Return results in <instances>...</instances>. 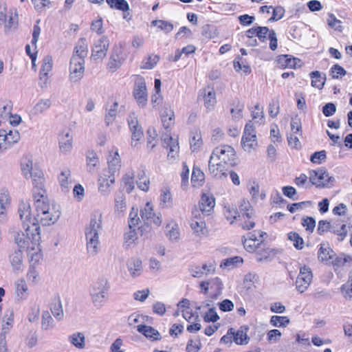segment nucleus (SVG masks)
<instances>
[{"label": "nucleus", "instance_id": "nucleus-1", "mask_svg": "<svg viewBox=\"0 0 352 352\" xmlns=\"http://www.w3.org/2000/svg\"><path fill=\"white\" fill-rule=\"evenodd\" d=\"M33 199L35 214L32 217L30 204L28 201H21L19 205L18 212L21 223L27 228V231L32 232L33 239H41L40 226H50L59 219L61 211L60 206L49 200L47 195L38 196Z\"/></svg>", "mask_w": 352, "mask_h": 352}, {"label": "nucleus", "instance_id": "nucleus-2", "mask_svg": "<svg viewBox=\"0 0 352 352\" xmlns=\"http://www.w3.org/2000/svg\"><path fill=\"white\" fill-rule=\"evenodd\" d=\"M236 153L229 145L216 147L212 152L208 161L210 174L217 179H223L227 176L228 167L235 164Z\"/></svg>", "mask_w": 352, "mask_h": 352}, {"label": "nucleus", "instance_id": "nucleus-3", "mask_svg": "<svg viewBox=\"0 0 352 352\" xmlns=\"http://www.w3.org/2000/svg\"><path fill=\"white\" fill-rule=\"evenodd\" d=\"M102 213L98 210L94 211L91 214L89 223L85 230L87 249L91 255L96 254L100 250L99 234L102 229Z\"/></svg>", "mask_w": 352, "mask_h": 352}, {"label": "nucleus", "instance_id": "nucleus-4", "mask_svg": "<svg viewBox=\"0 0 352 352\" xmlns=\"http://www.w3.org/2000/svg\"><path fill=\"white\" fill-rule=\"evenodd\" d=\"M22 226L25 231V233L23 232H18L14 236L15 243L19 248V250L27 249L28 256L31 258L32 261L37 263L41 258V248L39 241H34L33 239L32 232L27 231V228L22 223Z\"/></svg>", "mask_w": 352, "mask_h": 352}, {"label": "nucleus", "instance_id": "nucleus-5", "mask_svg": "<svg viewBox=\"0 0 352 352\" xmlns=\"http://www.w3.org/2000/svg\"><path fill=\"white\" fill-rule=\"evenodd\" d=\"M108 280L104 277L99 278L94 283L90 290L91 300L95 307H101L109 290Z\"/></svg>", "mask_w": 352, "mask_h": 352}, {"label": "nucleus", "instance_id": "nucleus-6", "mask_svg": "<svg viewBox=\"0 0 352 352\" xmlns=\"http://www.w3.org/2000/svg\"><path fill=\"white\" fill-rule=\"evenodd\" d=\"M309 180L317 188H330L336 182V178L329 176L327 169L324 168L311 170L309 173Z\"/></svg>", "mask_w": 352, "mask_h": 352}, {"label": "nucleus", "instance_id": "nucleus-7", "mask_svg": "<svg viewBox=\"0 0 352 352\" xmlns=\"http://www.w3.org/2000/svg\"><path fill=\"white\" fill-rule=\"evenodd\" d=\"M241 145L245 151L250 153L258 145L255 129L252 124H247L241 138Z\"/></svg>", "mask_w": 352, "mask_h": 352}, {"label": "nucleus", "instance_id": "nucleus-8", "mask_svg": "<svg viewBox=\"0 0 352 352\" xmlns=\"http://www.w3.org/2000/svg\"><path fill=\"white\" fill-rule=\"evenodd\" d=\"M29 177L32 179L33 185V199L39 197L40 195H47L44 189L45 178L43 171L38 168H34V170L29 174Z\"/></svg>", "mask_w": 352, "mask_h": 352}, {"label": "nucleus", "instance_id": "nucleus-9", "mask_svg": "<svg viewBox=\"0 0 352 352\" xmlns=\"http://www.w3.org/2000/svg\"><path fill=\"white\" fill-rule=\"evenodd\" d=\"M109 40L107 36H102L96 39L91 47V57L95 60H102L109 50Z\"/></svg>", "mask_w": 352, "mask_h": 352}, {"label": "nucleus", "instance_id": "nucleus-10", "mask_svg": "<svg viewBox=\"0 0 352 352\" xmlns=\"http://www.w3.org/2000/svg\"><path fill=\"white\" fill-rule=\"evenodd\" d=\"M133 96L140 107H144L146 106L148 100V94L146 82L142 77H138L135 80L133 87Z\"/></svg>", "mask_w": 352, "mask_h": 352}, {"label": "nucleus", "instance_id": "nucleus-11", "mask_svg": "<svg viewBox=\"0 0 352 352\" xmlns=\"http://www.w3.org/2000/svg\"><path fill=\"white\" fill-rule=\"evenodd\" d=\"M312 278L313 274L310 267L306 265L301 267L296 280V289L300 293L305 292L311 284Z\"/></svg>", "mask_w": 352, "mask_h": 352}, {"label": "nucleus", "instance_id": "nucleus-12", "mask_svg": "<svg viewBox=\"0 0 352 352\" xmlns=\"http://www.w3.org/2000/svg\"><path fill=\"white\" fill-rule=\"evenodd\" d=\"M126 54L121 45H115L108 63V69L114 72L123 64Z\"/></svg>", "mask_w": 352, "mask_h": 352}, {"label": "nucleus", "instance_id": "nucleus-13", "mask_svg": "<svg viewBox=\"0 0 352 352\" xmlns=\"http://www.w3.org/2000/svg\"><path fill=\"white\" fill-rule=\"evenodd\" d=\"M85 60L77 56H72L69 65V78L76 82L82 78L85 71Z\"/></svg>", "mask_w": 352, "mask_h": 352}, {"label": "nucleus", "instance_id": "nucleus-14", "mask_svg": "<svg viewBox=\"0 0 352 352\" xmlns=\"http://www.w3.org/2000/svg\"><path fill=\"white\" fill-rule=\"evenodd\" d=\"M115 182V175L102 171L98 177V191L103 196H108L111 191L113 184Z\"/></svg>", "mask_w": 352, "mask_h": 352}, {"label": "nucleus", "instance_id": "nucleus-15", "mask_svg": "<svg viewBox=\"0 0 352 352\" xmlns=\"http://www.w3.org/2000/svg\"><path fill=\"white\" fill-rule=\"evenodd\" d=\"M127 122L132 133V145L135 146L137 145L136 142L140 140L143 136L142 129L139 124L138 118L133 113L129 115Z\"/></svg>", "mask_w": 352, "mask_h": 352}, {"label": "nucleus", "instance_id": "nucleus-16", "mask_svg": "<svg viewBox=\"0 0 352 352\" xmlns=\"http://www.w3.org/2000/svg\"><path fill=\"white\" fill-rule=\"evenodd\" d=\"M140 215L143 221L153 223L157 226L162 222L161 214H156L153 212V206L149 202H147L144 208L141 209Z\"/></svg>", "mask_w": 352, "mask_h": 352}, {"label": "nucleus", "instance_id": "nucleus-17", "mask_svg": "<svg viewBox=\"0 0 352 352\" xmlns=\"http://www.w3.org/2000/svg\"><path fill=\"white\" fill-rule=\"evenodd\" d=\"M107 164L108 168L103 170L104 171L115 175L120 170L121 168V159L117 149L110 153L107 158Z\"/></svg>", "mask_w": 352, "mask_h": 352}, {"label": "nucleus", "instance_id": "nucleus-18", "mask_svg": "<svg viewBox=\"0 0 352 352\" xmlns=\"http://www.w3.org/2000/svg\"><path fill=\"white\" fill-rule=\"evenodd\" d=\"M58 181L62 191L68 192L72 184L71 170L67 168L62 169L58 176Z\"/></svg>", "mask_w": 352, "mask_h": 352}, {"label": "nucleus", "instance_id": "nucleus-19", "mask_svg": "<svg viewBox=\"0 0 352 352\" xmlns=\"http://www.w3.org/2000/svg\"><path fill=\"white\" fill-rule=\"evenodd\" d=\"M9 258L13 272L18 273L23 271L24 267L23 250H14L10 255Z\"/></svg>", "mask_w": 352, "mask_h": 352}, {"label": "nucleus", "instance_id": "nucleus-20", "mask_svg": "<svg viewBox=\"0 0 352 352\" xmlns=\"http://www.w3.org/2000/svg\"><path fill=\"white\" fill-rule=\"evenodd\" d=\"M126 266L130 276L133 278L140 276L143 272L142 262L140 258H131L128 260Z\"/></svg>", "mask_w": 352, "mask_h": 352}, {"label": "nucleus", "instance_id": "nucleus-21", "mask_svg": "<svg viewBox=\"0 0 352 352\" xmlns=\"http://www.w3.org/2000/svg\"><path fill=\"white\" fill-rule=\"evenodd\" d=\"M59 148L61 153H68L72 151L73 138L69 131L63 132L59 135Z\"/></svg>", "mask_w": 352, "mask_h": 352}, {"label": "nucleus", "instance_id": "nucleus-22", "mask_svg": "<svg viewBox=\"0 0 352 352\" xmlns=\"http://www.w3.org/2000/svg\"><path fill=\"white\" fill-rule=\"evenodd\" d=\"M215 206V199L212 195L203 194L199 201V208L203 213L209 214Z\"/></svg>", "mask_w": 352, "mask_h": 352}, {"label": "nucleus", "instance_id": "nucleus-23", "mask_svg": "<svg viewBox=\"0 0 352 352\" xmlns=\"http://www.w3.org/2000/svg\"><path fill=\"white\" fill-rule=\"evenodd\" d=\"M164 146L168 148V157L175 159L179 152V144L177 140L167 135L163 139Z\"/></svg>", "mask_w": 352, "mask_h": 352}, {"label": "nucleus", "instance_id": "nucleus-24", "mask_svg": "<svg viewBox=\"0 0 352 352\" xmlns=\"http://www.w3.org/2000/svg\"><path fill=\"white\" fill-rule=\"evenodd\" d=\"M215 270V267L214 264L209 263V264H204L201 267L197 265L192 267L190 272L191 273V275L195 278H200L203 275L209 274L211 273H213Z\"/></svg>", "mask_w": 352, "mask_h": 352}, {"label": "nucleus", "instance_id": "nucleus-25", "mask_svg": "<svg viewBox=\"0 0 352 352\" xmlns=\"http://www.w3.org/2000/svg\"><path fill=\"white\" fill-rule=\"evenodd\" d=\"M137 330L146 338L152 340H160L162 338L159 331L151 326L139 324L137 327Z\"/></svg>", "mask_w": 352, "mask_h": 352}, {"label": "nucleus", "instance_id": "nucleus-26", "mask_svg": "<svg viewBox=\"0 0 352 352\" xmlns=\"http://www.w3.org/2000/svg\"><path fill=\"white\" fill-rule=\"evenodd\" d=\"M300 60L298 58L292 57L290 55H280L277 58V64L281 68H296L299 66Z\"/></svg>", "mask_w": 352, "mask_h": 352}, {"label": "nucleus", "instance_id": "nucleus-27", "mask_svg": "<svg viewBox=\"0 0 352 352\" xmlns=\"http://www.w3.org/2000/svg\"><path fill=\"white\" fill-rule=\"evenodd\" d=\"M334 256V252L327 244H321L318 252V259L327 264L330 263Z\"/></svg>", "mask_w": 352, "mask_h": 352}, {"label": "nucleus", "instance_id": "nucleus-28", "mask_svg": "<svg viewBox=\"0 0 352 352\" xmlns=\"http://www.w3.org/2000/svg\"><path fill=\"white\" fill-rule=\"evenodd\" d=\"M50 310L53 316L58 320L63 318L64 313L61 300L59 296H56L52 299L50 303Z\"/></svg>", "mask_w": 352, "mask_h": 352}, {"label": "nucleus", "instance_id": "nucleus-29", "mask_svg": "<svg viewBox=\"0 0 352 352\" xmlns=\"http://www.w3.org/2000/svg\"><path fill=\"white\" fill-rule=\"evenodd\" d=\"M248 328L241 327L237 331L234 329L233 341L236 344L244 345L249 342L250 338L247 335Z\"/></svg>", "mask_w": 352, "mask_h": 352}, {"label": "nucleus", "instance_id": "nucleus-30", "mask_svg": "<svg viewBox=\"0 0 352 352\" xmlns=\"http://www.w3.org/2000/svg\"><path fill=\"white\" fill-rule=\"evenodd\" d=\"M309 76L311 78V86L319 89L323 88L325 80L326 75L324 73H320L318 71L311 72L309 74Z\"/></svg>", "mask_w": 352, "mask_h": 352}, {"label": "nucleus", "instance_id": "nucleus-31", "mask_svg": "<svg viewBox=\"0 0 352 352\" xmlns=\"http://www.w3.org/2000/svg\"><path fill=\"white\" fill-rule=\"evenodd\" d=\"M16 294L18 300H24L28 296V287L24 279H19L16 283Z\"/></svg>", "mask_w": 352, "mask_h": 352}, {"label": "nucleus", "instance_id": "nucleus-32", "mask_svg": "<svg viewBox=\"0 0 352 352\" xmlns=\"http://www.w3.org/2000/svg\"><path fill=\"white\" fill-rule=\"evenodd\" d=\"M10 204L9 194L6 190L0 192V219L4 221L6 217V209Z\"/></svg>", "mask_w": 352, "mask_h": 352}, {"label": "nucleus", "instance_id": "nucleus-33", "mask_svg": "<svg viewBox=\"0 0 352 352\" xmlns=\"http://www.w3.org/2000/svg\"><path fill=\"white\" fill-rule=\"evenodd\" d=\"M190 227L194 234L197 236H204L207 234V229L206 223L203 221H197L195 219L191 220Z\"/></svg>", "mask_w": 352, "mask_h": 352}, {"label": "nucleus", "instance_id": "nucleus-34", "mask_svg": "<svg viewBox=\"0 0 352 352\" xmlns=\"http://www.w3.org/2000/svg\"><path fill=\"white\" fill-rule=\"evenodd\" d=\"M88 53V45L86 38H81L78 40L76 46L74 48V54L73 56H77L84 59Z\"/></svg>", "mask_w": 352, "mask_h": 352}, {"label": "nucleus", "instance_id": "nucleus-35", "mask_svg": "<svg viewBox=\"0 0 352 352\" xmlns=\"http://www.w3.org/2000/svg\"><path fill=\"white\" fill-rule=\"evenodd\" d=\"M52 106V100L49 98L41 99L38 101V102L34 106L32 109V113L34 115H39L47 110H48Z\"/></svg>", "mask_w": 352, "mask_h": 352}, {"label": "nucleus", "instance_id": "nucleus-36", "mask_svg": "<svg viewBox=\"0 0 352 352\" xmlns=\"http://www.w3.org/2000/svg\"><path fill=\"white\" fill-rule=\"evenodd\" d=\"M137 177L138 180L136 181V184L138 187L143 191H147L149 188L150 182L149 179L146 175L144 167H142V169L139 170Z\"/></svg>", "mask_w": 352, "mask_h": 352}, {"label": "nucleus", "instance_id": "nucleus-37", "mask_svg": "<svg viewBox=\"0 0 352 352\" xmlns=\"http://www.w3.org/2000/svg\"><path fill=\"white\" fill-rule=\"evenodd\" d=\"M331 232L337 236L338 241H343L347 236L348 231L346 230V224H339L333 223L331 228Z\"/></svg>", "mask_w": 352, "mask_h": 352}, {"label": "nucleus", "instance_id": "nucleus-38", "mask_svg": "<svg viewBox=\"0 0 352 352\" xmlns=\"http://www.w3.org/2000/svg\"><path fill=\"white\" fill-rule=\"evenodd\" d=\"M68 339L78 349H84L85 346V337L82 333L76 332L69 336Z\"/></svg>", "mask_w": 352, "mask_h": 352}, {"label": "nucleus", "instance_id": "nucleus-39", "mask_svg": "<svg viewBox=\"0 0 352 352\" xmlns=\"http://www.w3.org/2000/svg\"><path fill=\"white\" fill-rule=\"evenodd\" d=\"M21 170L25 178H28L29 174L34 170L33 160L31 156L25 155L21 159Z\"/></svg>", "mask_w": 352, "mask_h": 352}, {"label": "nucleus", "instance_id": "nucleus-40", "mask_svg": "<svg viewBox=\"0 0 352 352\" xmlns=\"http://www.w3.org/2000/svg\"><path fill=\"white\" fill-rule=\"evenodd\" d=\"M162 122L165 129H168L174 124L175 114L170 109H166L161 115Z\"/></svg>", "mask_w": 352, "mask_h": 352}, {"label": "nucleus", "instance_id": "nucleus-41", "mask_svg": "<svg viewBox=\"0 0 352 352\" xmlns=\"http://www.w3.org/2000/svg\"><path fill=\"white\" fill-rule=\"evenodd\" d=\"M173 204V199L170 190L167 187H164L161 190L160 205L163 208H170Z\"/></svg>", "mask_w": 352, "mask_h": 352}, {"label": "nucleus", "instance_id": "nucleus-42", "mask_svg": "<svg viewBox=\"0 0 352 352\" xmlns=\"http://www.w3.org/2000/svg\"><path fill=\"white\" fill-rule=\"evenodd\" d=\"M114 202L115 212L120 214L125 210L126 205L125 201V197L122 192L120 191L116 193Z\"/></svg>", "mask_w": 352, "mask_h": 352}, {"label": "nucleus", "instance_id": "nucleus-43", "mask_svg": "<svg viewBox=\"0 0 352 352\" xmlns=\"http://www.w3.org/2000/svg\"><path fill=\"white\" fill-rule=\"evenodd\" d=\"M119 107V104L118 102H114L109 109H107V113L105 115V123L107 126H109V124H112L113 121L115 120L117 113H118V109Z\"/></svg>", "mask_w": 352, "mask_h": 352}, {"label": "nucleus", "instance_id": "nucleus-44", "mask_svg": "<svg viewBox=\"0 0 352 352\" xmlns=\"http://www.w3.org/2000/svg\"><path fill=\"white\" fill-rule=\"evenodd\" d=\"M99 164V159L94 151H88L87 154V167L89 172H94Z\"/></svg>", "mask_w": 352, "mask_h": 352}, {"label": "nucleus", "instance_id": "nucleus-45", "mask_svg": "<svg viewBox=\"0 0 352 352\" xmlns=\"http://www.w3.org/2000/svg\"><path fill=\"white\" fill-rule=\"evenodd\" d=\"M52 69V58L50 56H46L43 59V63L40 71V78L42 80L43 78H46Z\"/></svg>", "mask_w": 352, "mask_h": 352}, {"label": "nucleus", "instance_id": "nucleus-46", "mask_svg": "<svg viewBox=\"0 0 352 352\" xmlns=\"http://www.w3.org/2000/svg\"><path fill=\"white\" fill-rule=\"evenodd\" d=\"M107 4L111 8L123 12L129 10V3L126 0H106Z\"/></svg>", "mask_w": 352, "mask_h": 352}, {"label": "nucleus", "instance_id": "nucleus-47", "mask_svg": "<svg viewBox=\"0 0 352 352\" xmlns=\"http://www.w3.org/2000/svg\"><path fill=\"white\" fill-rule=\"evenodd\" d=\"M243 258L240 256H234L224 259L221 263V267H238L243 263Z\"/></svg>", "mask_w": 352, "mask_h": 352}, {"label": "nucleus", "instance_id": "nucleus-48", "mask_svg": "<svg viewBox=\"0 0 352 352\" xmlns=\"http://www.w3.org/2000/svg\"><path fill=\"white\" fill-rule=\"evenodd\" d=\"M204 91V105L207 109H211L214 107L217 102L215 93L213 90H208V91L205 90Z\"/></svg>", "mask_w": 352, "mask_h": 352}, {"label": "nucleus", "instance_id": "nucleus-49", "mask_svg": "<svg viewBox=\"0 0 352 352\" xmlns=\"http://www.w3.org/2000/svg\"><path fill=\"white\" fill-rule=\"evenodd\" d=\"M287 239L293 242L294 246L298 249L301 250L304 246V241L302 238L296 232H291L287 234Z\"/></svg>", "mask_w": 352, "mask_h": 352}, {"label": "nucleus", "instance_id": "nucleus-50", "mask_svg": "<svg viewBox=\"0 0 352 352\" xmlns=\"http://www.w3.org/2000/svg\"><path fill=\"white\" fill-rule=\"evenodd\" d=\"M209 285L211 289L214 290L215 293L214 294V298H217L218 296L221 294L223 289V283L221 280L218 277L210 279L209 280Z\"/></svg>", "mask_w": 352, "mask_h": 352}, {"label": "nucleus", "instance_id": "nucleus-51", "mask_svg": "<svg viewBox=\"0 0 352 352\" xmlns=\"http://www.w3.org/2000/svg\"><path fill=\"white\" fill-rule=\"evenodd\" d=\"M352 261L351 257L349 256L340 255L336 256L335 258L331 261L330 263H332L336 267H341L346 266L348 263Z\"/></svg>", "mask_w": 352, "mask_h": 352}, {"label": "nucleus", "instance_id": "nucleus-52", "mask_svg": "<svg viewBox=\"0 0 352 352\" xmlns=\"http://www.w3.org/2000/svg\"><path fill=\"white\" fill-rule=\"evenodd\" d=\"M12 110V103L7 101L0 107V118L3 120H7L11 116Z\"/></svg>", "mask_w": 352, "mask_h": 352}, {"label": "nucleus", "instance_id": "nucleus-53", "mask_svg": "<svg viewBox=\"0 0 352 352\" xmlns=\"http://www.w3.org/2000/svg\"><path fill=\"white\" fill-rule=\"evenodd\" d=\"M34 9L37 12L44 11L52 7V3L50 0H31Z\"/></svg>", "mask_w": 352, "mask_h": 352}, {"label": "nucleus", "instance_id": "nucleus-54", "mask_svg": "<svg viewBox=\"0 0 352 352\" xmlns=\"http://www.w3.org/2000/svg\"><path fill=\"white\" fill-rule=\"evenodd\" d=\"M124 243L127 246L133 244L138 239V233L133 228H129V230L124 233Z\"/></svg>", "mask_w": 352, "mask_h": 352}, {"label": "nucleus", "instance_id": "nucleus-55", "mask_svg": "<svg viewBox=\"0 0 352 352\" xmlns=\"http://www.w3.org/2000/svg\"><path fill=\"white\" fill-rule=\"evenodd\" d=\"M239 210L243 217L251 218L254 214L253 209L248 201L243 200L239 206Z\"/></svg>", "mask_w": 352, "mask_h": 352}, {"label": "nucleus", "instance_id": "nucleus-56", "mask_svg": "<svg viewBox=\"0 0 352 352\" xmlns=\"http://www.w3.org/2000/svg\"><path fill=\"white\" fill-rule=\"evenodd\" d=\"M160 60V58L157 55H150L146 59L142 62L141 68L145 69H151L155 67Z\"/></svg>", "mask_w": 352, "mask_h": 352}, {"label": "nucleus", "instance_id": "nucleus-57", "mask_svg": "<svg viewBox=\"0 0 352 352\" xmlns=\"http://www.w3.org/2000/svg\"><path fill=\"white\" fill-rule=\"evenodd\" d=\"M152 25L164 31L166 33L170 32L173 30V25L164 20H154L152 21Z\"/></svg>", "mask_w": 352, "mask_h": 352}, {"label": "nucleus", "instance_id": "nucleus-58", "mask_svg": "<svg viewBox=\"0 0 352 352\" xmlns=\"http://www.w3.org/2000/svg\"><path fill=\"white\" fill-rule=\"evenodd\" d=\"M270 323L274 327H286L289 323V319L287 316H273L271 317Z\"/></svg>", "mask_w": 352, "mask_h": 352}, {"label": "nucleus", "instance_id": "nucleus-59", "mask_svg": "<svg viewBox=\"0 0 352 352\" xmlns=\"http://www.w3.org/2000/svg\"><path fill=\"white\" fill-rule=\"evenodd\" d=\"M223 213L226 218L231 221V223H232L237 217H240L236 208L232 206H226L224 207Z\"/></svg>", "mask_w": 352, "mask_h": 352}, {"label": "nucleus", "instance_id": "nucleus-60", "mask_svg": "<svg viewBox=\"0 0 352 352\" xmlns=\"http://www.w3.org/2000/svg\"><path fill=\"white\" fill-rule=\"evenodd\" d=\"M21 138L20 133L17 130H10L7 131V144L8 148L11 146L12 144L17 143Z\"/></svg>", "mask_w": 352, "mask_h": 352}, {"label": "nucleus", "instance_id": "nucleus-61", "mask_svg": "<svg viewBox=\"0 0 352 352\" xmlns=\"http://www.w3.org/2000/svg\"><path fill=\"white\" fill-rule=\"evenodd\" d=\"M140 221L138 217V210L134 207L132 208L129 217V228H133L136 226Z\"/></svg>", "mask_w": 352, "mask_h": 352}, {"label": "nucleus", "instance_id": "nucleus-62", "mask_svg": "<svg viewBox=\"0 0 352 352\" xmlns=\"http://www.w3.org/2000/svg\"><path fill=\"white\" fill-rule=\"evenodd\" d=\"M234 67L236 71L242 70L245 74H249L251 72L250 67L245 64L241 58H238V60L235 59L234 61Z\"/></svg>", "mask_w": 352, "mask_h": 352}, {"label": "nucleus", "instance_id": "nucleus-63", "mask_svg": "<svg viewBox=\"0 0 352 352\" xmlns=\"http://www.w3.org/2000/svg\"><path fill=\"white\" fill-rule=\"evenodd\" d=\"M27 278L28 281L31 282L33 284H36L38 282L39 280V273L36 270L35 267L33 265H30L28 272L27 273Z\"/></svg>", "mask_w": 352, "mask_h": 352}, {"label": "nucleus", "instance_id": "nucleus-64", "mask_svg": "<svg viewBox=\"0 0 352 352\" xmlns=\"http://www.w3.org/2000/svg\"><path fill=\"white\" fill-rule=\"evenodd\" d=\"M291 132L290 133L298 134L299 136L302 135V126L299 118H292L291 120Z\"/></svg>", "mask_w": 352, "mask_h": 352}]
</instances>
